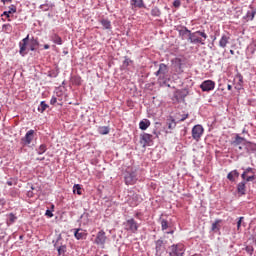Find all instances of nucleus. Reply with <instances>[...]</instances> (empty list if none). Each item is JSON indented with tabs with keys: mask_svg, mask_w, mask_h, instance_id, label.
<instances>
[{
	"mask_svg": "<svg viewBox=\"0 0 256 256\" xmlns=\"http://www.w3.org/2000/svg\"><path fill=\"white\" fill-rule=\"evenodd\" d=\"M17 183H19V179L10 178L9 180H7L6 185H8L9 187H13V185H17Z\"/></svg>",
	"mask_w": 256,
	"mask_h": 256,
	"instance_id": "e433bc0d",
	"label": "nucleus"
},
{
	"mask_svg": "<svg viewBox=\"0 0 256 256\" xmlns=\"http://www.w3.org/2000/svg\"><path fill=\"white\" fill-rule=\"evenodd\" d=\"M153 133H154V135H156V137H159L156 130H154Z\"/></svg>",
	"mask_w": 256,
	"mask_h": 256,
	"instance_id": "680f3d73",
	"label": "nucleus"
},
{
	"mask_svg": "<svg viewBox=\"0 0 256 256\" xmlns=\"http://www.w3.org/2000/svg\"><path fill=\"white\" fill-rule=\"evenodd\" d=\"M185 255V246L183 244H173L170 246L169 256Z\"/></svg>",
	"mask_w": 256,
	"mask_h": 256,
	"instance_id": "1a4fd4ad",
	"label": "nucleus"
},
{
	"mask_svg": "<svg viewBox=\"0 0 256 256\" xmlns=\"http://www.w3.org/2000/svg\"><path fill=\"white\" fill-rule=\"evenodd\" d=\"M167 125H168V129L170 131H173V129H175V127H177V122L175 121V118H173V116H169L167 118Z\"/></svg>",
	"mask_w": 256,
	"mask_h": 256,
	"instance_id": "b1692460",
	"label": "nucleus"
},
{
	"mask_svg": "<svg viewBox=\"0 0 256 256\" xmlns=\"http://www.w3.org/2000/svg\"><path fill=\"white\" fill-rule=\"evenodd\" d=\"M11 13H17V6L16 5H10L9 6V11H4L3 12V14H2V17L4 16V17H7V19H9V17H11L10 16V14Z\"/></svg>",
	"mask_w": 256,
	"mask_h": 256,
	"instance_id": "bb28decb",
	"label": "nucleus"
},
{
	"mask_svg": "<svg viewBox=\"0 0 256 256\" xmlns=\"http://www.w3.org/2000/svg\"><path fill=\"white\" fill-rule=\"evenodd\" d=\"M63 54H64V55H69V51L63 50Z\"/></svg>",
	"mask_w": 256,
	"mask_h": 256,
	"instance_id": "13d9d810",
	"label": "nucleus"
},
{
	"mask_svg": "<svg viewBox=\"0 0 256 256\" xmlns=\"http://www.w3.org/2000/svg\"><path fill=\"white\" fill-rule=\"evenodd\" d=\"M125 185H135L137 183V169L128 168L124 173Z\"/></svg>",
	"mask_w": 256,
	"mask_h": 256,
	"instance_id": "39448f33",
	"label": "nucleus"
},
{
	"mask_svg": "<svg viewBox=\"0 0 256 256\" xmlns=\"http://www.w3.org/2000/svg\"><path fill=\"white\" fill-rule=\"evenodd\" d=\"M125 231H129L130 233H137L139 231V223L135 221V218H129L124 223Z\"/></svg>",
	"mask_w": 256,
	"mask_h": 256,
	"instance_id": "0eeeda50",
	"label": "nucleus"
},
{
	"mask_svg": "<svg viewBox=\"0 0 256 256\" xmlns=\"http://www.w3.org/2000/svg\"><path fill=\"white\" fill-rule=\"evenodd\" d=\"M244 142H245L244 138L237 136L233 143L234 145H241V143H244Z\"/></svg>",
	"mask_w": 256,
	"mask_h": 256,
	"instance_id": "a19ab883",
	"label": "nucleus"
},
{
	"mask_svg": "<svg viewBox=\"0 0 256 256\" xmlns=\"http://www.w3.org/2000/svg\"><path fill=\"white\" fill-rule=\"evenodd\" d=\"M48 77L52 79L59 77V66H56L55 69L48 71Z\"/></svg>",
	"mask_w": 256,
	"mask_h": 256,
	"instance_id": "cd10ccee",
	"label": "nucleus"
},
{
	"mask_svg": "<svg viewBox=\"0 0 256 256\" xmlns=\"http://www.w3.org/2000/svg\"><path fill=\"white\" fill-rule=\"evenodd\" d=\"M243 221V217H240L238 222H237V229H240L241 228V223Z\"/></svg>",
	"mask_w": 256,
	"mask_h": 256,
	"instance_id": "603ef678",
	"label": "nucleus"
},
{
	"mask_svg": "<svg viewBox=\"0 0 256 256\" xmlns=\"http://www.w3.org/2000/svg\"><path fill=\"white\" fill-rule=\"evenodd\" d=\"M242 179H247V172H243Z\"/></svg>",
	"mask_w": 256,
	"mask_h": 256,
	"instance_id": "6e6d98bb",
	"label": "nucleus"
},
{
	"mask_svg": "<svg viewBox=\"0 0 256 256\" xmlns=\"http://www.w3.org/2000/svg\"><path fill=\"white\" fill-rule=\"evenodd\" d=\"M40 9H42V11H47L49 9V4H41Z\"/></svg>",
	"mask_w": 256,
	"mask_h": 256,
	"instance_id": "a18cd8bd",
	"label": "nucleus"
},
{
	"mask_svg": "<svg viewBox=\"0 0 256 256\" xmlns=\"http://www.w3.org/2000/svg\"><path fill=\"white\" fill-rule=\"evenodd\" d=\"M130 65H133V60H131V58H129L128 56H125L124 61L122 62V65H121V71H127Z\"/></svg>",
	"mask_w": 256,
	"mask_h": 256,
	"instance_id": "aec40b11",
	"label": "nucleus"
},
{
	"mask_svg": "<svg viewBox=\"0 0 256 256\" xmlns=\"http://www.w3.org/2000/svg\"><path fill=\"white\" fill-rule=\"evenodd\" d=\"M219 223H221V220H216V221L212 224L211 230L214 231V233H217V232L219 231V229H221V226L219 225Z\"/></svg>",
	"mask_w": 256,
	"mask_h": 256,
	"instance_id": "f704fd0d",
	"label": "nucleus"
},
{
	"mask_svg": "<svg viewBox=\"0 0 256 256\" xmlns=\"http://www.w3.org/2000/svg\"><path fill=\"white\" fill-rule=\"evenodd\" d=\"M223 91H225V88L223 87V85H219L218 89L216 90V95H218L219 97L223 96Z\"/></svg>",
	"mask_w": 256,
	"mask_h": 256,
	"instance_id": "ea45409f",
	"label": "nucleus"
},
{
	"mask_svg": "<svg viewBox=\"0 0 256 256\" xmlns=\"http://www.w3.org/2000/svg\"><path fill=\"white\" fill-rule=\"evenodd\" d=\"M110 128L109 126H100L98 127L99 135H109Z\"/></svg>",
	"mask_w": 256,
	"mask_h": 256,
	"instance_id": "c85d7f7f",
	"label": "nucleus"
},
{
	"mask_svg": "<svg viewBox=\"0 0 256 256\" xmlns=\"http://www.w3.org/2000/svg\"><path fill=\"white\" fill-rule=\"evenodd\" d=\"M39 47V39L32 37L29 38V34L22 39V41L19 43V53L21 57H25L29 53V51H37V48Z\"/></svg>",
	"mask_w": 256,
	"mask_h": 256,
	"instance_id": "f257e3e1",
	"label": "nucleus"
},
{
	"mask_svg": "<svg viewBox=\"0 0 256 256\" xmlns=\"http://www.w3.org/2000/svg\"><path fill=\"white\" fill-rule=\"evenodd\" d=\"M55 103H57V97L53 96L50 100V104L55 105Z\"/></svg>",
	"mask_w": 256,
	"mask_h": 256,
	"instance_id": "3c124183",
	"label": "nucleus"
},
{
	"mask_svg": "<svg viewBox=\"0 0 256 256\" xmlns=\"http://www.w3.org/2000/svg\"><path fill=\"white\" fill-rule=\"evenodd\" d=\"M73 193H77V195H82L80 184H75L73 186Z\"/></svg>",
	"mask_w": 256,
	"mask_h": 256,
	"instance_id": "58836bf2",
	"label": "nucleus"
},
{
	"mask_svg": "<svg viewBox=\"0 0 256 256\" xmlns=\"http://www.w3.org/2000/svg\"><path fill=\"white\" fill-rule=\"evenodd\" d=\"M140 143L143 144V147H147V146L151 145V143H153V135H151L149 133H143L140 136Z\"/></svg>",
	"mask_w": 256,
	"mask_h": 256,
	"instance_id": "dca6fc26",
	"label": "nucleus"
},
{
	"mask_svg": "<svg viewBox=\"0 0 256 256\" xmlns=\"http://www.w3.org/2000/svg\"><path fill=\"white\" fill-rule=\"evenodd\" d=\"M13 0H1L2 3H11Z\"/></svg>",
	"mask_w": 256,
	"mask_h": 256,
	"instance_id": "4d7b16f0",
	"label": "nucleus"
},
{
	"mask_svg": "<svg viewBox=\"0 0 256 256\" xmlns=\"http://www.w3.org/2000/svg\"><path fill=\"white\" fill-rule=\"evenodd\" d=\"M235 177H239V172H237V170H234L227 175L229 181H235Z\"/></svg>",
	"mask_w": 256,
	"mask_h": 256,
	"instance_id": "72a5a7b5",
	"label": "nucleus"
},
{
	"mask_svg": "<svg viewBox=\"0 0 256 256\" xmlns=\"http://www.w3.org/2000/svg\"><path fill=\"white\" fill-rule=\"evenodd\" d=\"M187 95H189V89L187 88L176 90L174 92V99L179 103L180 101H185Z\"/></svg>",
	"mask_w": 256,
	"mask_h": 256,
	"instance_id": "9b49d317",
	"label": "nucleus"
},
{
	"mask_svg": "<svg viewBox=\"0 0 256 256\" xmlns=\"http://www.w3.org/2000/svg\"><path fill=\"white\" fill-rule=\"evenodd\" d=\"M38 155H43L47 151V145L41 144L38 149H36Z\"/></svg>",
	"mask_w": 256,
	"mask_h": 256,
	"instance_id": "c9c22d12",
	"label": "nucleus"
},
{
	"mask_svg": "<svg viewBox=\"0 0 256 256\" xmlns=\"http://www.w3.org/2000/svg\"><path fill=\"white\" fill-rule=\"evenodd\" d=\"M207 40V33L205 31L198 30L196 32H191L188 41L194 45H205Z\"/></svg>",
	"mask_w": 256,
	"mask_h": 256,
	"instance_id": "7ed1b4c3",
	"label": "nucleus"
},
{
	"mask_svg": "<svg viewBox=\"0 0 256 256\" xmlns=\"http://www.w3.org/2000/svg\"><path fill=\"white\" fill-rule=\"evenodd\" d=\"M255 13L256 11H248L246 14V19L248 21H253V19H255Z\"/></svg>",
	"mask_w": 256,
	"mask_h": 256,
	"instance_id": "4c0bfd02",
	"label": "nucleus"
},
{
	"mask_svg": "<svg viewBox=\"0 0 256 256\" xmlns=\"http://www.w3.org/2000/svg\"><path fill=\"white\" fill-rule=\"evenodd\" d=\"M89 217H91V215L89 214V212H84L79 220L78 223H83V225H87V223H89Z\"/></svg>",
	"mask_w": 256,
	"mask_h": 256,
	"instance_id": "a878e982",
	"label": "nucleus"
},
{
	"mask_svg": "<svg viewBox=\"0 0 256 256\" xmlns=\"http://www.w3.org/2000/svg\"><path fill=\"white\" fill-rule=\"evenodd\" d=\"M151 15L152 17H161V10L159 9V7L155 6L154 8H152Z\"/></svg>",
	"mask_w": 256,
	"mask_h": 256,
	"instance_id": "473e14b6",
	"label": "nucleus"
},
{
	"mask_svg": "<svg viewBox=\"0 0 256 256\" xmlns=\"http://www.w3.org/2000/svg\"><path fill=\"white\" fill-rule=\"evenodd\" d=\"M49 48H50L49 44L44 45V49H49Z\"/></svg>",
	"mask_w": 256,
	"mask_h": 256,
	"instance_id": "bf43d9fd",
	"label": "nucleus"
},
{
	"mask_svg": "<svg viewBox=\"0 0 256 256\" xmlns=\"http://www.w3.org/2000/svg\"><path fill=\"white\" fill-rule=\"evenodd\" d=\"M158 223H160L161 225V231H163V233H165L166 235H173V233H175V229H173V223L171 222V219L169 218H165L162 216H160Z\"/></svg>",
	"mask_w": 256,
	"mask_h": 256,
	"instance_id": "20e7f679",
	"label": "nucleus"
},
{
	"mask_svg": "<svg viewBox=\"0 0 256 256\" xmlns=\"http://www.w3.org/2000/svg\"><path fill=\"white\" fill-rule=\"evenodd\" d=\"M156 77H158V83L160 85H167V81H169V66L165 63L159 64V69L154 73Z\"/></svg>",
	"mask_w": 256,
	"mask_h": 256,
	"instance_id": "f03ea898",
	"label": "nucleus"
},
{
	"mask_svg": "<svg viewBox=\"0 0 256 256\" xmlns=\"http://www.w3.org/2000/svg\"><path fill=\"white\" fill-rule=\"evenodd\" d=\"M106 241H107V235L105 234V231L100 230L96 235L94 243L96 245H101L103 247L105 245Z\"/></svg>",
	"mask_w": 256,
	"mask_h": 256,
	"instance_id": "ddd939ff",
	"label": "nucleus"
},
{
	"mask_svg": "<svg viewBox=\"0 0 256 256\" xmlns=\"http://www.w3.org/2000/svg\"><path fill=\"white\" fill-rule=\"evenodd\" d=\"M45 215H46V217L51 218V217H53V211L48 209V210H46Z\"/></svg>",
	"mask_w": 256,
	"mask_h": 256,
	"instance_id": "49530a36",
	"label": "nucleus"
},
{
	"mask_svg": "<svg viewBox=\"0 0 256 256\" xmlns=\"http://www.w3.org/2000/svg\"><path fill=\"white\" fill-rule=\"evenodd\" d=\"M234 83L236 85V89L241 90L243 89V75L237 74L234 78Z\"/></svg>",
	"mask_w": 256,
	"mask_h": 256,
	"instance_id": "a211bd4d",
	"label": "nucleus"
},
{
	"mask_svg": "<svg viewBox=\"0 0 256 256\" xmlns=\"http://www.w3.org/2000/svg\"><path fill=\"white\" fill-rule=\"evenodd\" d=\"M62 85H65V81L62 82Z\"/></svg>",
	"mask_w": 256,
	"mask_h": 256,
	"instance_id": "774afa93",
	"label": "nucleus"
},
{
	"mask_svg": "<svg viewBox=\"0 0 256 256\" xmlns=\"http://www.w3.org/2000/svg\"><path fill=\"white\" fill-rule=\"evenodd\" d=\"M3 31H10L11 30V24H3L2 26Z\"/></svg>",
	"mask_w": 256,
	"mask_h": 256,
	"instance_id": "c03bdc74",
	"label": "nucleus"
},
{
	"mask_svg": "<svg viewBox=\"0 0 256 256\" xmlns=\"http://www.w3.org/2000/svg\"><path fill=\"white\" fill-rule=\"evenodd\" d=\"M203 126L197 124L192 128V138L195 139V141H199L201 139V136L203 135Z\"/></svg>",
	"mask_w": 256,
	"mask_h": 256,
	"instance_id": "2eb2a0df",
	"label": "nucleus"
},
{
	"mask_svg": "<svg viewBox=\"0 0 256 256\" xmlns=\"http://www.w3.org/2000/svg\"><path fill=\"white\" fill-rule=\"evenodd\" d=\"M49 109V105L45 101H41L40 105L38 106L39 113H45V111Z\"/></svg>",
	"mask_w": 256,
	"mask_h": 256,
	"instance_id": "c756f323",
	"label": "nucleus"
},
{
	"mask_svg": "<svg viewBox=\"0 0 256 256\" xmlns=\"http://www.w3.org/2000/svg\"><path fill=\"white\" fill-rule=\"evenodd\" d=\"M150 126L151 121H149V119L141 120L139 123V129H141V131H147V129H149Z\"/></svg>",
	"mask_w": 256,
	"mask_h": 256,
	"instance_id": "5701e85b",
	"label": "nucleus"
},
{
	"mask_svg": "<svg viewBox=\"0 0 256 256\" xmlns=\"http://www.w3.org/2000/svg\"><path fill=\"white\" fill-rule=\"evenodd\" d=\"M227 87H228V90H229V91H231V85H230V84H228V86H227Z\"/></svg>",
	"mask_w": 256,
	"mask_h": 256,
	"instance_id": "69168bd1",
	"label": "nucleus"
},
{
	"mask_svg": "<svg viewBox=\"0 0 256 256\" xmlns=\"http://www.w3.org/2000/svg\"><path fill=\"white\" fill-rule=\"evenodd\" d=\"M34 196H35V193H33V190H29V191L27 192V197L33 198Z\"/></svg>",
	"mask_w": 256,
	"mask_h": 256,
	"instance_id": "8fccbe9b",
	"label": "nucleus"
},
{
	"mask_svg": "<svg viewBox=\"0 0 256 256\" xmlns=\"http://www.w3.org/2000/svg\"><path fill=\"white\" fill-rule=\"evenodd\" d=\"M237 191H238L239 195H245V191H246L245 182H240L237 185Z\"/></svg>",
	"mask_w": 256,
	"mask_h": 256,
	"instance_id": "7c9ffc66",
	"label": "nucleus"
},
{
	"mask_svg": "<svg viewBox=\"0 0 256 256\" xmlns=\"http://www.w3.org/2000/svg\"><path fill=\"white\" fill-rule=\"evenodd\" d=\"M130 5L132 7H137L138 9H145V3L143 0H131Z\"/></svg>",
	"mask_w": 256,
	"mask_h": 256,
	"instance_id": "393cba45",
	"label": "nucleus"
},
{
	"mask_svg": "<svg viewBox=\"0 0 256 256\" xmlns=\"http://www.w3.org/2000/svg\"><path fill=\"white\" fill-rule=\"evenodd\" d=\"M75 85H81V77H75L74 78Z\"/></svg>",
	"mask_w": 256,
	"mask_h": 256,
	"instance_id": "de8ad7c7",
	"label": "nucleus"
},
{
	"mask_svg": "<svg viewBox=\"0 0 256 256\" xmlns=\"http://www.w3.org/2000/svg\"><path fill=\"white\" fill-rule=\"evenodd\" d=\"M173 7H175V9H179V7H181V0H174Z\"/></svg>",
	"mask_w": 256,
	"mask_h": 256,
	"instance_id": "37998d69",
	"label": "nucleus"
},
{
	"mask_svg": "<svg viewBox=\"0 0 256 256\" xmlns=\"http://www.w3.org/2000/svg\"><path fill=\"white\" fill-rule=\"evenodd\" d=\"M30 191H35V187L31 185V190Z\"/></svg>",
	"mask_w": 256,
	"mask_h": 256,
	"instance_id": "e2e57ef3",
	"label": "nucleus"
},
{
	"mask_svg": "<svg viewBox=\"0 0 256 256\" xmlns=\"http://www.w3.org/2000/svg\"><path fill=\"white\" fill-rule=\"evenodd\" d=\"M17 221V216H15V214L10 213L8 215V220L6 221L7 225H13V223H15Z\"/></svg>",
	"mask_w": 256,
	"mask_h": 256,
	"instance_id": "2f4dec72",
	"label": "nucleus"
},
{
	"mask_svg": "<svg viewBox=\"0 0 256 256\" xmlns=\"http://www.w3.org/2000/svg\"><path fill=\"white\" fill-rule=\"evenodd\" d=\"M255 180V176H248L247 178H246V181H254Z\"/></svg>",
	"mask_w": 256,
	"mask_h": 256,
	"instance_id": "864d4df0",
	"label": "nucleus"
},
{
	"mask_svg": "<svg viewBox=\"0 0 256 256\" xmlns=\"http://www.w3.org/2000/svg\"><path fill=\"white\" fill-rule=\"evenodd\" d=\"M174 71L178 74L183 73V61L181 58H174L171 60Z\"/></svg>",
	"mask_w": 256,
	"mask_h": 256,
	"instance_id": "4468645a",
	"label": "nucleus"
},
{
	"mask_svg": "<svg viewBox=\"0 0 256 256\" xmlns=\"http://www.w3.org/2000/svg\"><path fill=\"white\" fill-rule=\"evenodd\" d=\"M155 245V255L162 256L165 251H167V241L160 238L154 242Z\"/></svg>",
	"mask_w": 256,
	"mask_h": 256,
	"instance_id": "6e6552de",
	"label": "nucleus"
},
{
	"mask_svg": "<svg viewBox=\"0 0 256 256\" xmlns=\"http://www.w3.org/2000/svg\"><path fill=\"white\" fill-rule=\"evenodd\" d=\"M33 139H35V130H29L26 132L25 136L21 138L20 145H22V147H27L31 145Z\"/></svg>",
	"mask_w": 256,
	"mask_h": 256,
	"instance_id": "9d476101",
	"label": "nucleus"
},
{
	"mask_svg": "<svg viewBox=\"0 0 256 256\" xmlns=\"http://www.w3.org/2000/svg\"><path fill=\"white\" fill-rule=\"evenodd\" d=\"M139 215H140V213H136V214H135V217H139Z\"/></svg>",
	"mask_w": 256,
	"mask_h": 256,
	"instance_id": "338daca9",
	"label": "nucleus"
},
{
	"mask_svg": "<svg viewBox=\"0 0 256 256\" xmlns=\"http://www.w3.org/2000/svg\"><path fill=\"white\" fill-rule=\"evenodd\" d=\"M220 45H221V47H225V35H223V36L221 37Z\"/></svg>",
	"mask_w": 256,
	"mask_h": 256,
	"instance_id": "09e8293b",
	"label": "nucleus"
},
{
	"mask_svg": "<svg viewBox=\"0 0 256 256\" xmlns=\"http://www.w3.org/2000/svg\"><path fill=\"white\" fill-rule=\"evenodd\" d=\"M50 41H53L55 45H63V38H61V36H59L57 33H53L50 36Z\"/></svg>",
	"mask_w": 256,
	"mask_h": 256,
	"instance_id": "412c9836",
	"label": "nucleus"
},
{
	"mask_svg": "<svg viewBox=\"0 0 256 256\" xmlns=\"http://www.w3.org/2000/svg\"><path fill=\"white\" fill-rule=\"evenodd\" d=\"M186 119H189V113L182 114L180 118H178V123H183Z\"/></svg>",
	"mask_w": 256,
	"mask_h": 256,
	"instance_id": "79ce46f5",
	"label": "nucleus"
},
{
	"mask_svg": "<svg viewBox=\"0 0 256 256\" xmlns=\"http://www.w3.org/2000/svg\"><path fill=\"white\" fill-rule=\"evenodd\" d=\"M55 210V205H51V211H54Z\"/></svg>",
	"mask_w": 256,
	"mask_h": 256,
	"instance_id": "052dcab7",
	"label": "nucleus"
},
{
	"mask_svg": "<svg viewBox=\"0 0 256 256\" xmlns=\"http://www.w3.org/2000/svg\"><path fill=\"white\" fill-rule=\"evenodd\" d=\"M62 241L63 237L61 235L57 237L56 241H52V243L54 244V249L57 250L59 256H65V254L67 253V245L63 244Z\"/></svg>",
	"mask_w": 256,
	"mask_h": 256,
	"instance_id": "423d86ee",
	"label": "nucleus"
},
{
	"mask_svg": "<svg viewBox=\"0 0 256 256\" xmlns=\"http://www.w3.org/2000/svg\"><path fill=\"white\" fill-rule=\"evenodd\" d=\"M200 89L204 92L213 91V89H215V82L212 80L203 81L200 85Z\"/></svg>",
	"mask_w": 256,
	"mask_h": 256,
	"instance_id": "f3484780",
	"label": "nucleus"
},
{
	"mask_svg": "<svg viewBox=\"0 0 256 256\" xmlns=\"http://www.w3.org/2000/svg\"><path fill=\"white\" fill-rule=\"evenodd\" d=\"M99 23L102 25L105 31H111V29H113V26H111V20L109 19L103 18L99 20Z\"/></svg>",
	"mask_w": 256,
	"mask_h": 256,
	"instance_id": "6ab92c4d",
	"label": "nucleus"
},
{
	"mask_svg": "<svg viewBox=\"0 0 256 256\" xmlns=\"http://www.w3.org/2000/svg\"><path fill=\"white\" fill-rule=\"evenodd\" d=\"M20 241H23V235L19 236Z\"/></svg>",
	"mask_w": 256,
	"mask_h": 256,
	"instance_id": "0e129e2a",
	"label": "nucleus"
},
{
	"mask_svg": "<svg viewBox=\"0 0 256 256\" xmlns=\"http://www.w3.org/2000/svg\"><path fill=\"white\" fill-rule=\"evenodd\" d=\"M251 172H253V168H247L246 171H244V173H246V174L251 173Z\"/></svg>",
	"mask_w": 256,
	"mask_h": 256,
	"instance_id": "5fc2aeb1",
	"label": "nucleus"
},
{
	"mask_svg": "<svg viewBox=\"0 0 256 256\" xmlns=\"http://www.w3.org/2000/svg\"><path fill=\"white\" fill-rule=\"evenodd\" d=\"M179 36L182 37V39H185V37H187L188 35V39L189 37H191V30L187 29V26H183L182 29L178 30Z\"/></svg>",
	"mask_w": 256,
	"mask_h": 256,
	"instance_id": "4be33fe9",
	"label": "nucleus"
},
{
	"mask_svg": "<svg viewBox=\"0 0 256 256\" xmlns=\"http://www.w3.org/2000/svg\"><path fill=\"white\" fill-rule=\"evenodd\" d=\"M72 231L77 241H83L87 239V230H84L83 228H74Z\"/></svg>",
	"mask_w": 256,
	"mask_h": 256,
	"instance_id": "f8f14e48",
	"label": "nucleus"
}]
</instances>
